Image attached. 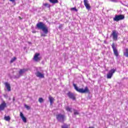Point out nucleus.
Wrapping results in <instances>:
<instances>
[{
  "label": "nucleus",
  "instance_id": "obj_1",
  "mask_svg": "<svg viewBox=\"0 0 128 128\" xmlns=\"http://www.w3.org/2000/svg\"><path fill=\"white\" fill-rule=\"evenodd\" d=\"M36 28L38 30H42L44 33L41 34V36H46V34L48 33V26L42 22H39L36 24Z\"/></svg>",
  "mask_w": 128,
  "mask_h": 128
},
{
  "label": "nucleus",
  "instance_id": "obj_2",
  "mask_svg": "<svg viewBox=\"0 0 128 128\" xmlns=\"http://www.w3.org/2000/svg\"><path fill=\"white\" fill-rule=\"evenodd\" d=\"M73 86L76 92H80V94H86V92H90V90H88V86H86L84 89L82 88H78V87L76 86V84H74Z\"/></svg>",
  "mask_w": 128,
  "mask_h": 128
},
{
  "label": "nucleus",
  "instance_id": "obj_3",
  "mask_svg": "<svg viewBox=\"0 0 128 128\" xmlns=\"http://www.w3.org/2000/svg\"><path fill=\"white\" fill-rule=\"evenodd\" d=\"M56 118L58 122H64L66 120V116L62 114H59L56 115Z\"/></svg>",
  "mask_w": 128,
  "mask_h": 128
},
{
  "label": "nucleus",
  "instance_id": "obj_4",
  "mask_svg": "<svg viewBox=\"0 0 128 128\" xmlns=\"http://www.w3.org/2000/svg\"><path fill=\"white\" fill-rule=\"evenodd\" d=\"M124 20V16L122 14H116L113 18L114 22H120V20Z\"/></svg>",
  "mask_w": 128,
  "mask_h": 128
},
{
  "label": "nucleus",
  "instance_id": "obj_5",
  "mask_svg": "<svg viewBox=\"0 0 128 128\" xmlns=\"http://www.w3.org/2000/svg\"><path fill=\"white\" fill-rule=\"evenodd\" d=\"M112 36L114 40H118V32L115 30H112Z\"/></svg>",
  "mask_w": 128,
  "mask_h": 128
},
{
  "label": "nucleus",
  "instance_id": "obj_6",
  "mask_svg": "<svg viewBox=\"0 0 128 128\" xmlns=\"http://www.w3.org/2000/svg\"><path fill=\"white\" fill-rule=\"evenodd\" d=\"M112 48L113 50V52H114V56H118V49H116V46L114 44V43H112Z\"/></svg>",
  "mask_w": 128,
  "mask_h": 128
},
{
  "label": "nucleus",
  "instance_id": "obj_7",
  "mask_svg": "<svg viewBox=\"0 0 128 128\" xmlns=\"http://www.w3.org/2000/svg\"><path fill=\"white\" fill-rule=\"evenodd\" d=\"M26 72V70L24 69H21L19 71V75L14 76V78H20L24 74V72Z\"/></svg>",
  "mask_w": 128,
  "mask_h": 128
},
{
  "label": "nucleus",
  "instance_id": "obj_8",
  "mask_svg": "<svg viewBox=\"0 0 128 128\" xmlns=\"http://www.w3.org/2000/svg\"><path fill=\"white\" fill-rule=\"evenodd\" d=\"M114 72H116V70L112 69L110 70L108 73L107 74V78H112V75L114 74Z\"/></svg>",
  "mask_w": 128,
  "mask_h": 128
},
{
  "label": "nucleus",
  "instance_id": "obj_9",
  "mask_svg": "<svg viewBox=\"0 0 128 128\" xmlns=\"http://www.w3.org/2000/svg\"><path fill=\"white\" fill-rule=\"evenodd\" d=\"M35 74L39 78H44V73H40L39 71H36Z\"/></svg>",
  "mask_w": 128,
  "mask_h": 128
},
{
  "label": "nucleus",
  "instance_id": "obj_10",
  "mask_svg": "<svg viewBox=\"0 0 128 128\" xmlns=\"http://www.w3.org/2000/svg\"><path fill=\"white\" fill-rule=\"evenodd\" d=\"M40 54L38 53H36L35 54V55L34 56V58H33L34 60V62H40Z\"/></svg>",
  "mask_w": 128,
  "mask_h": 128
},
{
  "label": "nucleus",
  "instance_id": "obj_11",
  "mask_svg": "<svg viewBox=\"0 0 128 128\" xmlns=\"http://www.w3.org/2000/svg\"><path fill=\"white\" fill-rule=\"evenodd\" d=\"M84 3L86 10H90V4H88V0H84Z\"/></svg>",
  "mask_w": 128,
  "mask_h": 128
},
{
  "label": "nucleus",
  "instance_id": "obj_12",
  "mask_svg": "<svg viewBox=\"0 0 128 128\" xmlns=\"http://www.w3.org/2000/svg\"><path fill=\"white\" fill-rule=\"evenodd\" d=\"M6 108V104L4 102H3L0 105V112H2V110H4Z\"/></svg>",
  "mask_w": 128,
  "mask_h": 128
},
{
  "label": "nucleus",
  "instance_id": "obj_13",
  "mask_svg": "<svg viewBox=\"0 0 128 128\" xmlns=\"http://www.w3.org/2000/svg\"><path fill=\"white\" fill-rule=\"evenodd\" d=\"M67 94L70 98H71L73 100H76V96H74V94L69 92Z\"/></svg>",
  "mask_w": 128,
  "mask_h": 128
},
{
  "label": "nucleus",
  "instance_id": "obj_14",
  "mask_svg": "<svg viewBox=\"0 0 128 128\" xmlns=\"http://www.w3.org/2000/svg\"><path fill=\"white\" fill-rule=\"evenodd\" d=\"M4 84L6 88L7 89L8 92H10L12 90L10 84L8 82H6L4 83Z\"/></svg>",
  "mask_w": 128,
  "mask_h": 128
},
{
  "label": "nucleus",
  "instance_id": "obj_15",
  "mask_svg": "<svg viewBox=\"0 0 128 128\" xmlns=\"http://www.w3.org/2000/svg\"><path fill=\"white\" fill-rule=\"evenodd\" d=\"M20 117L23 120L24 122H26V118L24 116V114L22 112H20Z\"/></svg>",
  "mask_w": 128,
  "mask_h": 128
},
{
  "label": "nucleus",
  "instance_id": "obj_16",
  "mask_svg": "<svg viewBox=\"0 0 128 128\" xmlns=\"http://www.w3.org/2000/svg\"><path fill=\"white\" fill-rule=\"evenodd\" d=\"M48 100L50 102V104H54V98L52 96H50L48 97Z\"/></svg>",
  "mask_w": 128,
  "mask_h": 128
},
{
  "label": "nucleus",
  "instance_id": "obj_17",
  "mask_svg": "<svg viewBox=\"0 0 128 128\" xmlns=\"http://www.w3.org/2000/svg\"><path fill=\"white\" fill-rule=\"evenodd\" d=\"M124 56H126V58H128V49L126 48L125 50V52H124Z\"/></svg>",
  "mask_w": 128,
  "mask_h": 128
},
{
  "label": "nucleus",
  "instance_id": "obj_18",
  "mask_svg": "<svg viewBox=\"0 0 128 128\" xmlns=\"http://www.w3.org/2000/svg\"><path fill=\"white\" fill-rule=\"evenodd\" d=\"M4 119L7 122H10V116H4Z\"/></svg>",
  "mask_w": 128,
  "mask_h": 128
},
{
  "label": "nucleus",
  "instance_id": "obj_19",
  "mask_svg": "<svg viewBox=\"0 0 128 128\" xmlns=\"http://www.w3.org/2000/svg\"><path fill=\"white\" fill-rule=\"evenodd\" d=\"M72 109L70 107L66 108V110H67V112H72Z\"/></svg>",
  "mask_w": 128,
  "mask_h": 128
},
{
  "label": "nucleus",
  "instance_id": "obj_20",
  "mask_svg": "<svg viewBox=\"0 0 128 128\" xmlns=\"http://www.w3.org/2000/svg\"><path fill=\"white\" fill-rule=\"evenodd\" d=\"M16 60V57H14L13 58H12L10 61V64H12V62H15V60Z\"/></svg>",
  "mask_w": 128,
  "mask_h": 128
},
{
  "label": "nucleus",
  "instance_id": "obj_21",
  "mask_svg": "<svg viewBox=\"0 0 128 128\" xmlns=\"http://www.w3.org/2000/svg\"><path fill=\"white\" fill-rule=\"evenodd\" d=\"M43 6H46V8H50V4H48V3L44 4Z\"/></svg>",
  "mask_w": 128,
  "mask_h": 128
},
{
  "label": "nucleus",
  "instance_id": "obj_22",
  "mask_svg": "<svg viewBox=\"0 0 128 128\" xmlns=\"http://www.w3.org/2000/svg\"><path fill=\"white\" fill-rule=\"evenodd\" d=\"M38 100L39 102H40V104H42V102H44V99L42 98H39Z\"/></svg>",
  "mask_w": 128,
  "mask_h": 128
},
{
  "label": "nucleus",
  "instance_id": "obj_23",
  "mask_svg": "<svg viewBox=\"0 0 128 128\" xmlns=\"http://www.w3.org/2000/svg\"><path fill=\"white\" fill-rule=\"evenodd\" d=\"M50 1L52 4H56V3H58V0H50Z\"/></svg>",
  "mask_w": 128,
  "mask_h": 128
},
{
  "label": "nucleus",
  "instance_id": "obj_24",
  "mask_svg": "<svg viewBox=\"0 0 128 128\" xmlns=\"http://www.w3.org/2000/svg\"><path fill=\"white\" fill-rule=\"evenodd\" d=\"M24 108H26V110H30V106L26 105V104H24Z\"/></svg>",
  "mask_w": 128,
  "mask_h": 128
},
{
  "label": "nucleus",
  "instance_id": "obj_25",
  "mask_svg": "<svg viewBox=\"0 0 128 128\" xmlns=\"http://www.w3.org/2000/svg\"><path fill=\"white\" fill-rule=\"evenodd\" d=\"M62 128H68V126L66 124L62 126Z\"/></svg>",
  "mask_w": 128,
  "mask_h": 128
},
{
  "label": "nucleus",
  "instance_id": "obj_26",
  "mask_svg": "<svg viewBox=\"0 0 128 128\" xmlns=\"http://www.w3.org/2000/svg\"><path fill=\"white\" fill-rule=\"evenodd\" d=\"M74 114L75 115L78 114V111L76 110H74Z\"/></svg>",
  "mask_w": 128,
  "mask_h": 128
},
{
  "label": "nucleus",
  "instance_id": "obj_27",
  "mask_svg": "<svg viewBox=\"0 0 128 128\" xmlns=\"http://www.w3.org/2000/svg\"><path fill=\"white\" fill-rule=\"evenodd\" d=\"M71 10H74L75 12H78V9L76 8H71Z\"/></svg>",
  "mask_w": 128,
  "mask_h": 128
},
{
  "label": "nucleus",
  "instance_id": "obj_28",
  "mask_svg": "<svg viewBox=\"0 0 128 128\" xmlns=\"http://www.w3.org/2000/svg\"><path fill=\"white\" fill-rule=\"evenodd\" d=\"M111 2H116V0H110Z\"/></svg>",
  "mask_w": 128,
  "mask_h": 128
},
{
  "label": "nucleus",
  "instance_id": "obj_29",
  "mask_svg": "<svg viewBox=\"0 0 128 128\" xmlns=\"http://www.w3.org/2000/svg\"><path fill=\"white\" fill-rule=\"evenodd\" d=\"M10 2H14V0H10Z\"/></svg>",
  "mask_w": 128,
  "mask_h": 128
},
{
  "label": "nucleus",
  "instance_id": "obj_30",
  "mask_svg": "<svg viewBox=\"0 0 128 128\" xmlns=\"http://www.w3.org/2000/svg\"><path fill=\"white\" fill-rule=\"evenodd\" d=\"M124 6H128V3L124 4Z\"/></svg>",
  "mask_w": 128,
  "mask_h": 128
},
{
  "label": "nucleus",
  "instance_id": "obj_31",
  "mask_svg": "<svg viewBox=\"0 0 128 128\" xmlns=\"http://www.w3.org/2000/svg\"><path fill=\"white\" fill-rule=\"evenodd\" d=\"M33 34H36V31H32Z\"/></svg>",
  "mask_w": 128,
  "mask_h": 128
},
{
  "label": "nucleus",
  "instance_id": "obj_32",
  "mask_svg": "<svg viewBox=\"0 0 128 128\" xmlns=\"http://www.w3.org/2000/svg\"><path fill=\"white\" fill-rule=\"evenodd\" d=\"M89 128H94V127H89Z\"/></svg>",
  "mask_w": 128,
  "mask_h": 128
},
{
  "label": "nucleus",
  "instance_id": "obj_33",
  "mask_svg": "<svg viewBox=\"0 0 128 128\" xmlns=\"http://www.w3.org/2000/svg\"><path fill=\"white\" fill-rule=\"evenodd\" d=\"M19 18H20V16H19Z\"/></svg>",
  "mask_w": 128,
  "mask_h": 128
},
{
  "label": "nucleus",
  "instance_id": "obj_34",
  "mask_svg": "<svg viewBox=\"0 0 128 128\" xmlns=\"http://www.w3.org/2000/svg\"><path fill=\"white\" fill-rule=\"evenodd\" d=\"M126 2H128V0H126Z\"/></svg>",
  "mask_w": 128,
  "mask_h": 128
}]
</instances>
